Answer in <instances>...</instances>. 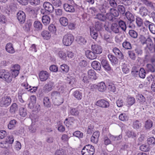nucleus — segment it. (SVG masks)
<instances>
[{"label":"nucleus","instance_id":"37998d69","mask_svg":"<svg viewBox=\"0 0 155 155\" xmlns=\"http://www.w3.org/2000/svg\"><path fill=\"white\" fill-rule=\"evenodd\" d=\"M60 24L64 26L68 25V20L67 18L65 17H62L60 18Z\"/></svg>","mask_w":155,"mask_h":155},{"label":"nucleus","instance_id":"774afa93","mask_svg":"<svg viewBox=\"0 0 155 155\" xmlns=\"http://www.w3.org/2000/svg\"><path fill=\"white\" fill-rule=\"evenodd\" d=\"M108 88L110 91L113 92H114L116 90L115 85L112 83H110L108 85Z\"/></svg>","mask_w":155,"mask_h":155},{"label":"nucleus","instance_id":"4c0bfd02","mask_svg":"<svg viewBox=\"0 0 155 155\" xmlns=\"http://www.w3.org/2000/svg\"><path fill=\"white\" fill-rule=\"evenodd\" d=\"M43 104L45 106L48 107H51V103L49 101V98L48 97H45L43 99Z\"/></svg>","mask_w":155,"mask_h":155},{"label":"nucleus","instance_id":"7c9ffc66","mask_svg":"<svg viewBox=\"0 0 155 155\" xmlns=\"http://www.w3.org/2000/svg\"><path fill=\"white\" fill-rule=\"evenodd\" d=\"M17 123V121L15 120H11L8 125V128L10 130L14 129L16 126Z\"/></svg>","mask_w":155,"mask_h":155},{"label":"nucleus","instance_id":"79ce46f5","mask_svg":"<svg viewBox=\"0 0 155 155\" xmlns=\"http://www.w3.org/2000/svg\"><path fill=\"white\" fill-rule=\"evenodd\" d=\"M141 123L138 120L134 121L133 122V127L134 129H138L141 127Z\"/></svg>","mask_w":155,"mask_h":155},{"label":"nucleus","instance_id":"603ef678","mask_svg":"<svg viewBox=\"0 0 155 155\" xmlns=\"http://www.w3.org/2000/svg\"><path fill=\"white\" fill-rule=\"evenodd\" d=\"M37 125L35 124L32 123L29 126L28 129L29 131L31 133L35 132L36 130Z\"/></svg>","mask_w":155,"mask_h":155},{"label":"nucleus","instance_id":"412c9836","mask_svg":"<svg viewBox=\"0 0 155 155\" xmlns=\"http://www.w3.org/2000/svg\"><path fill=\"white\" fill-rule=\"evenodd\" d=\"M106 87L104 82H101L97 84V89L100 91L103 92L105 91Z\"/></svg>","mask_w":155,"mask_h":155},{"label":"nucleus","instance_id":"e433bc0d","mask_svg":"<svg viewBox=\"0 0 155 155\" xmlns=\"http://www.w3.org/2000/svg\"><path fill=\"white\" fill-rule=\"evenodd\" d=\"M94 26L96 30L97 31H101L103 29L102 23L97 21L95 22Z\"/></svg>","mask_w":155,"mask_h":155},{"label":"nucleus","instance_id":"5701e85b","mask_svg":"<svg viewBox=\"0 0 155 155\" xmlns=\"http://www.w3.org/2000/svg\"><path fill=\"white\" fill-rule=\"evenodd\" d=\"M5 49L8 52L10 53H13L15 52L12 44L10 43L7 44L5 47Z\"/></svg>","mask_w":155,"mask_h":155},{"label":"nucleus","instance_id":"4d7b16f0","mask_svg":"<svg viewBox=\"0 0 155 155\" xmlns=\"http://www.w3.org/2000/svg\"><path fill=\"white\" fill-rule=\"evenodd\" d=\"M60 93L57 91H54L51 93V97L53 100L57 99V98L60 97Z\"/></svg>","mask_w":155,"mask_h":155},{"label":"nucleus","instance_id":"c756f323","mask_svg":"<svg viewBox=\"0 0 155 155\" xmlns=\"http://www.w3.org/2000/svg\"><path fill=\"white\" fill-rule=\"evenodd\" d=\"M140 150L144 152H147L150 151V147L148 143L144 144L141 145L140 147Z\"/></svg>","mask_w":155,"mask_h":155},{"label":"nucleus","instance_id":"0eeeda50","mask_svg":"<svg viewBox=\"0 0 155 155\" xmlns=\"http://www.w3.org/2000/svg\"><path fill=\"white\" fill-rule=\"evenodd\" d=\"M131 74L135 76H136L138 74L140 77L144 78L145 77L146 73L144 69L141 68L139 71L136 70H133L131 71Z\"/></svg>","mask_w":155,"mask_h":155},{"label":"nucleus","instance_id":"39448f33","mask_svg":"<svg viewBox=\"0 0 155 155\" xmlns=\"http://www.w3.org/2000/svg\"><path fill=\"white\" fill-rule=\"evenodd\" d=\"M96 105L103 108H107L110 106L109 102L104 99H100L97 101L96 103Z\"/></svg>","mask_w":155,"mask_h":155},{"label":"nucleus","instance_id":"a18cd8bd","mask_svg":"<svg viewBox=\"0 0 155 155\" xmlns=\"http://www.w3.org/2000/svg\"><path fill=\"white\" fill-rule=\"evenodd\" d=\"M85 55L87 58H92L95 57L94 58H96L95 54L93 52L89 50H87L85 51Z\"/></svg>","mask_w":155,"mask_h":155},{"label":"nucleus","instance_id":"7ed1b4c3","mask_svg":"<svg viewBox=\"0 0 155 155\" xmlns=\"http://www.w3.org/2000/svg\"><path fill=\"white\" fill-rule=\"evenodd\" d=\"M74 40V36L71 34H65L63 38L62 42L65 46H69L71 45Z\"/></svg>","mask_w":155,"mask_h":155},{"label":"nucleus","instance_id":"58836bf2","mask_svg":"<svg viewBox=\"0 0 155 155\" xmlns=\"http://www.w3.org/2000/svg\"><path fill=\"white\" fill-rule=\"evenodd\" d=\"M119 119L122 121H126L128 120L129 117L127 114L123 113L120 114L119 117Z\"/></svg>","mask_w":155,"mask_h":155},{"label":"nucleus","instance_id":"aec40b11","mask_svg":"<svg viewBox=\"0 0 155 155\" xmlns=\"http://www.w3.org/2000/svg\"><path fill=\"white\" fill-rule=\"evenodd\" d=\"M42 21L45 25H47L50 23L51 18L49 16L47 15H44L42 17Z\"/></svg>","mask_w":155,"mask_h":155},{"label":"nucleus","instance_id":"a19ab883","mask_svg":"<svg viewBox=\"0 0 155 155\" xmlns=\"http://www.w3.org/2000/svg\"><path fill=\"white\" fill-rule=\"evenodd\" d=\"M135 102V99L134 97H128L127 98V104L129 106L133 105Z\"/></svg>","mask_w":155,"mask_h":155},{"label":"nucleus","instance_id":"ea45409f","mask_svg":"<svg viewBox=\"0 0 155 155\" xmlns=\"http://www.w3.org/2000/svg\"><path fill=\"white\" fill-rule=\"evenodd\" d=\"M123 47L127 50L131 49L132 46L131 43L127 41H125L122 43Z\"/></svg>","mask_w":155,"mask_h":155},{"label":"nucleus","instance_id":"9b49d317","mask_svg":"<svg viewBox=\"0 0 155 155\" xmlns=\"http://www.w3.org/2000/svg\"><path fill=\"white\" fill-rule=\"evenodd\" d=\"M49 73L46 71H41L39 75L40 80L41 81H46L49 77Z\"/></svg>","mask_w":155,"mask_h":155},{"label":"nucleus","instance_id":"f704fd0d","mask_svg":"<svg viewBox=\"0 0 155 155\" xmlns=\"http://www.w3.org/2000/svg\"><path fill=\"white\" fill-rule=\"evenodd\" d=\"M153 122L150 120H147L144 124V127L146 129L150 130L153 126Z\"/></svg>","mask_w":155,"mask_h":155},{"label":"nucleus","instance_id":"5fc2aeb1","mask_svg":"<svg viewBox=\"0 0 155 155\" xmlns=\"http://www.w3.org/2000/svg\"><path fill=\"white\" fill-rule=\"evenodd\" d=\"M54 101L55 104L59 105L61 104L63 102V99L61 98L60 96L57 97V99L53 100Z\"/></svg>","mask_w":155,"mask_h":155},{"label":"nucleus","instance_id":"bf43d9fd","mask_svg":"<svg viewBox=\"0 0 155 155\" xmlns=\"http://www.w3.org/2000/svg\"><path fill=\"white\" fill-rule=\"evenodd\" d=\"M18 106L16 103H14L10 107V112L12 113H14L15 111L18 109Z\"/></svg>","mask_w":155,"mask_h":155},{"label":"nucleus","instance_id":"69168bd1","mask_svg":"<svg viewBox=\"0 0 155 155\" xmlns=\"http://www.w3.org/2000/svg\"><path fill=\"white\" fill-rule=\"evenodd\" d=\"M14 141L13 137L12 135L7 136L6 139V142L9 144H12Z\"/></svg>","mask_w":155,"mask_h":155},{"label":"nucleus","instance_id":"f3484780","mask_svg":"<svg viewBox=\"0 0 155 155\" xmlns=\"http://www.w3.org/2000/svg\"><path fill=\"white\" fill-rule=\"evenodd\" d=\"M110 28L111 31L115 34L118 33L120 32L119 25L116 23H113L111 25Z\"/></svg>","mask_w":155,"mask_h":155},{"label":"nucleus","instance_id":"0e129e2a","mask_svg":"<svg viewBox=\"0 0 155 155\" xmlns=\"http://www.w3.org/2000/svg\"><path fill=\"white\" fill-rule=\"evenodd\" d=\"M51 3L54 6L57 7L60 6L61 4L60 0H51Z\"/></svg>","mask_w":155,"mask_h":155},{"label":"nucleus","instance_id":"680f3d73","mask_svg":"<svg viewBox=\"0 0 155 155\" xmlns=\"http://www.w3.org/2000/svg\"><path fill=\"white\" fill-rule=\"evenodd\" d=\"M149 29L150 32L153 34H155V25L153 23H151L149 25Z\"/></svg>","mask_w":155,"mask_h":155},{"label":"nucleus","instance_id":"8fccbe9b","mask_svg":"<svg viewBox=\"0 0 155 155\" xmlns=\"http://www.w3.org/2000/svg\"><path fill=\"white\" fill-rule=\"evenodd\" d=\"M73 135L79 139L81 138L83 136V133L80 131H76L73 133Z\"/></svg>","mask_w":155,"mask_h":155},{"label":"nucleus","instance_id":"bb28decb","mask_svg":"<svg viewBox=\"0 0 155 155\" xmlns=\"http://www.w3.org/2000/svg\"><path fill=\"white\" fill-rule=\"evenodd\" d=\"M76 40L78 44L81 45H85L87 42L85 39L81 36H78L77 37Z\"/></svg>","mask_w":155,"mask_h":155},{"label":"nucleus","instance_id":"b1692460","mask_svg":"<svg viewBox=\"0 0 155 155\" xmlns=\"http://www.w3.org/2000/svg\"><path fill=\"white\" fill-rule=\"evenodd\" d=\"M94 18L102 21H104L106 19L105 15L102 13L97 14Z\"/></svg>","mask_w":155,"mask_h":155},{"label":"nucleus","instance_id":"393cba45","mask_svg":"<svg viewBox=\"0 0 155 155\" xmlns=\"http://www.w3.org/2000/svg\"><path fill=\"white\" fill-rule=\"evenodd\" d=\"M91 66L95 70H100L101 68L100 64L97 61H94L91 63Z\"/></svg>","mask_w":155,"mask_h":155},{"label":"nucleus","instance_id":"cd10ccee","mask_svg":"<svg viewBox=\"0 0 155 155\" xmlns=\"http://www.w3.org/2000/svg\"><path fill=\"white\" fill-rule=\"evenodd\" d=\"M151 38L150 37H148L147 39L143 35H140L139 37V40L140 42L142 45L146 44L148 42V40H149Z\"/></svg>","mask_w":155,"mask_h":155},{"label":"nucleus","instance_id":"6e6552de","mask_svg":"<svg viewBox=\"0 0 155 155\" xmlns=\"http://www.w3.org/2000/svg\"><path fill=\"white\" fill-rule=\"evenodd\" d=\"M54 85V83L51 81H50L45 84L43 87V93L47 94L50 92L52 89Z\"/></svg>","mask_w":155,"mask_h":155},{"label":"nucleus","instance_id":"6e6d98bb","mask_svg":"<svg viewBox=\"0 0 155 155\" xmlns=\"http://www.w3.org/2000/svg\"><path fill=\"white\" fill-rule=\"evenodd\" d=\"M109 11H110L113 16L117 17L119 15V13L115 9L113 8H110Z\"/></svg>","mask_w":155,"mask_h":155},{"label":"nucleus","instance_id":"f8f14e48","mask_svg":"<svg viewBox=\"0 0 155 155\" xmlns=\"http://www.w3.org/2000/svg\"><path fill=\"white\" fill-rule=\"evenodd\" d=\"M149 9L153 11L154 10V6L155 3H153L148 0H140Z\"/></svg>","mask_w":155,"mask_h":155},{"label":"nucleus","instance_id":"a211bd4d","mask_svg":"<svg viewBox=\"0 0 155 155\" xmlns=\"http://www.w3.org/2000/svg\"><path fill=\"white\" fill-rule=\"evenodd\" d=\"M110 8V7L106 3H104L102 5H101L99 7V9L100 12L103 13H105L107 10H109Z\"/></svg>","mask_w":155,"mask_h":155},{"label":"nucleus","instance_id":"4468645a","mask_svg":"<svg viewBox=\"0 0 155 155\" xmlns=\"http://www.w3.org/2000/svg\"><path fill=\"white\" fill-rule=\"evenodd\" d=\"M63 7L66 12L73 13L75 11V9L74 6L72 5L65 3Z\"/></svg>","mask_w":155,"mask_h":155},{"label":"nucleus","instance_id":"338daca9","mask_svg":"<svg viewBox=\"0 0 155 155\" xmlns=\"http://www.w3.org/2000/svg\"><path fill=\"white\" fill-rule=\"evenodd\" d=\"M97 12V10L94 7L90 8L88 10V12L92 15H94Z\"/></svg>","mask_w":155,"mask_h":155},{"label":"nucleus","instance_id":"4be33fe9","mask_svg":"<svg viewBox=\"0 0 155 155\" xmlns=\"http://www.w3.org/2000/svg\"><path fill=\"white\" fill-rule=\"evenodd\" d=\"M119 28H120L124 31H125L127 27L125 22L121 20L117 21Z\"/></svg>","mask_w":155,"mask_h":155},{"label":"nucleus","instance_id":"e2e57ef3","mask_svg":"<svg viewBox=\"0 0 155 155\" xmlns=\"http://www.w3.org/2000/svg\"><path fill=\"white\" fill-rule=\"evenodd\" d=\"M7 19L6 17L2 15H0V23L1 24H5L7 22Z\"/></svg>","mask_w":155,"mask_h":155},{"label":"nucleus","instance_id":"473e14b6","mask_svg":"<svg viewBox=\"0 0 155 155\" xmlns=\"http://www.w3.org/2000/svg\"><path fill=\"white\" fill-rule=\"evenodd\" d=\"M126 136L129 138L134 139L136 138V134L134 131L128 130L126 132Z\"/></svg>","mask_w":155,"mask_h":155},{"label":"nucleus","instance_id":"a878e982","mask_svg":"<svg viewBox=\"0 0 155 155\" xmlns=\"http://www.w3.org/2000/svg\"><path fill=\"white\" fill-rule=\"evenodd\" d=\"M33 26L35 29L37 31L41 30L42 28L41 23L38 21H36L34 22Z\"/></svg>","mask_w":155,"mask_h":155},{"label":"nucleus","instance_id":"ddd939ff","mask_svg":"<svg viewBox=\"0 0 155 155\" xmlns=\"http://www.w3.org/2000/svg\"><path fill=\"white\" fill-rule=\"evenodd\" d=\"M44 9L47 12L52 13L54 10V7L52 4L48 2H45L43 4Z\"/></svg>","mask_w":155,"mask_h":155},{"label":"nucleus","instance_id":"72a5a7b5","mask_svg":"<svg viewBox=\"0 0 155 155\" xmlns=\"http://www.w3.org/2000/svg\"><path fill=\"white\" fill-rule=\"evenodd\" d=\"M90 33L91 37L94 39L96 40L98 37V33L96 30H94L93 28H90Z\"/></svg>","mask_w":155,"mask_h":155},{"label":"nucleus","instance_id":"3c124183","mask_svg":"<svg viewBox=\"0 0 155 155\" xmlns=\"http://www.w3.org/2000/svg\"><path fill=\"white\" fill-rule=\"evenodd\" d=\"M118 12L120 14L123 15L125 13V8L122 5H119L117 7Z\"/></svg>","mask_w":155,"mask_h":155},{"label":"nucleus","instance_id":"2f4dec72","mask_svg":"<svg viewBox=\"0 0 155 155\" xmlns=\"http://www.w3.org/2000/svg\"><path fill=\"white\" fill-rule=\"evenodd\" d=\"M41 34L43 38L46 40L50 39L51 37L50 33L47 31L45 30L43 31Z\"/></svg>","mask_w":155,"mask_h":155},{"label":"nucleus","instance_id":"6ab92c4d","mask_svg":"<svg viewBox=\"0 0 155 155\" xmlns=\"http://www.w3.org/2000/svg\"><path fill=\"white\" fill-rule=\"evenodd\" d=\"M30 102L28 104V107L30 109L34 107V104L36 102V98L35 96L31 95L30 98Z\"/></svg>","mask_w":155,"mask_h":155},{"label":"nucleus","instance_id":"1a4fd4ad","mask_svg":"<svg viewBox=\"0 0 155 155\" xmlns=\"http://www.w3.org/2000/svg\"><path fill=\"white\" fill-rule=\"evenodd\" d=\"M91 50L96 56V54H99L102 52L101 47L98 45H91Z\"/></svg>","mask_w":155,"mask_h":155},{"label":"nucleus","instance_id":"dca6fc26","mask_svg":"<svg viewBox=\"0 0 155 155\" xmlns=\"http://www.w3.org/2000/svg\"><path fill=\"white\" fill-rule=\"evenodd\" d=\"M147 43L146 44V46L145 47V50H148L151 52H153V44L152 39L150 38V40H148Z\"/></svg>","mask_w":155,"mask_h":155},{"label":"nucleus","instance_id":"c03bdc74","mask_svg":"<svg viewBox=\"0 0 155 155\" xmlns=\"http://www.w3.org/2000/svg\"><path fill=\"white\" fill-rule=\"evenodd\" d=\"M113 51L116 55L118 56V57L119 58L123 57V54L117 48H114L113 49Z\"/></svg>","mask_w":155,"mask_h":155},{"label":"nucleus","instance_id":"864d4df0","mask_svg":"<svg viewBox=\"0 0 155 155\" xmlns=\"http://www.w3.org/2000/svg\"><path fill=\"white\" fill-rule=\"evenodd\" d=\"M69 113L72 115L77 116L79 114V112L76 108H71L69 110Z\"/></svg>","mask_w":155,"mask_h":155},{"label":"nucleus","instance_id":"423d86ee","mask_svg":"<svg viewBox=\"0 0 155 155\" xmlns=\"http://www.w3.org/2000/svg\"><path fill=\"white\" fill-rule=\"evenodd\" d=\"M125 16L127 20L130 21V24L129 27L131 28H133L134 27V25H132V22L135 21V17L134 15L128 11L126 12Z\"/></svg>","mask_w":155,"mask_h":155},{"label":"nucleus","instance_id":"de8ad7c7","mask_svg":"<svg viewBox=\"0 0 155 155\" xmlns=\"http://www.w3.org/2000/svg\"><path fill=\"white\" fill-rule=\"evenodd\" d=\"M73 95L74 97L78 100L81 99L82 97L81 93L78 91H75L73 93Z\"/></svg>","mask_w":155,"mask_h":155},{"label":"nucleus","instance_id":"c9c22d12","mask_svg":"<svg viewBox=\"0 0 155 155\" xmlns=\"http://www.w3.org/2000/svg\"><path fill=\"white\" fill-rule=\"evenodd\" d=\"M75 120L74 117H71L68 119L66 118L64 121V123L67 126L69 127V125H71Z\"/></svg>","mask_w":155,"mask_h":155},{"label":"nucleus","instance_id":"49530a36","mask_svg":"<svg viewBox=\"0 0 155 155\" xmlns=\"http://www.w3.org/2000/svg\"><path fill=\"white\" fill-rule=\"evenodd\" d=\"M19 114L22 117H25L27 114L26 109L24 107H21L19 110Z\"/></svg>","mask_w":155,"mask_h":155},{"label":"nucleus","instance_id":"f03ea898","mask_svg":"<svg viewBox=\"0 0 155 155\" xmlns=\"http://www.w3.org/2000/svg\"><path fill=\"white\" fill-rule=\"evenodd\" d=\"M94 151L93 146L88 144L83 147L81 150V153L82 155H93Z\"/></svg>","mask_w":155,"mask_h":155},{"label":"nucleus","instance_id":"c85d7f7f","mask_svg":"<svg viewBox=\"0 0 155 155\" xmlns=\"http://www.w3.org/2000/svg\"><path fill=\"white\" fill-rule=\"evenodd\" d=\"M139 12L141 15L143 16L146 15L147 14L148 10L144 6H141L139 8Z\"/></svg>","mask_w":155,"mask_h":155},{"label":"nucleus","instance_id":"052dcab7","mask_svg":"<svg viewBox=\"0 0 155 155\" xmlns=\"http://www.w3.org/2000/svg\"><path fill=\"white\" fill-rule=\"evenodd\" d=\"M61 68L63 72L67 73L69 71V67L66 64H63L61 65Z\"/></svg>","mask_w":155,"mask_h":155},{"label":"nucleus","instance_id":"9d476101","mask_svg":"<svg viewBox=\"0 0 155 155\" xmlns=\"http://www.w3.org/2000/svg\"><path fill=\"white\" fill-rule=\"evenodd\" d=\"M17 18L21 23H23L25 21L26 15L25 13L22 11H20L17 14Z\"/></svg>","mask_w":155,"mask_h":155},{"label":"nucleus","instance_id":"09e8293b","mask_svg":"<svg viewBox=\"0 0 155 155\" xmlns=\"http://www.w3.org/2000/svg\"><path fill=\"white\" fill-rule=\"evenodd\" d=\"M129 34L131 37L134 38H137L138 36L137 33L136 31L133 30H129Z\"/></svg>","mask_w":155,"mask_h":155},{"label":"nucleus","instance_id":"2eb2a0df","mask_svg":"<svg viewBox=\"0 0 155 155\" xmlns=\"http://www.w3.org/2000/svg\"><path fill=\"white\" fill-rule=\"evenodd\" d=\"M88 77L89 79L95 80L97 78L95 72L93 70L91 69L88 71Z\"/></svg>","mask_w":155,"mask_h":155},{"label":"nucleus","instance_id":"f257e3e1","mask_svg":"<svg viewBox=\"0 0 155 155\" xmlns=\"http://www.w3.org/2000/svg\"><path fill=\"white\" fill-rule=\"evenodd\" d=\"M0 78L9 83L12 80L11 74L7 71L3 69L0 70Z\"/></svg>","mask_w":155,"mask_h":155},{"label":"nucleus","instance_id":"13d9d810","mask_svg":"<svg viewBox=\"0 0 155 155\" xmlns=\"http://www.w3.org/2000/svg\"><path fill=\"white\" fill-rule=\"evenodd\" d=\"M136 23L139 27H141L143 24V20L140 18L137 17L136 18Z\"/></svg>","mask_w":155,"mask_h":155},{"label":"nucleus","instance_id":"20e7f679","mask_svg":"<svg viewBox=\"0 0 155 155\" xmlns=\"http://www.w3.org/2000/svg\"><path fill=\"white\" fill-rule=\"evenodd\" d=\"M12 102V99L9 96H5L0 99V106L1 107H7L9 106Z\"/></svg>","mask_w":155,"mask_h":155}]
</instances>
